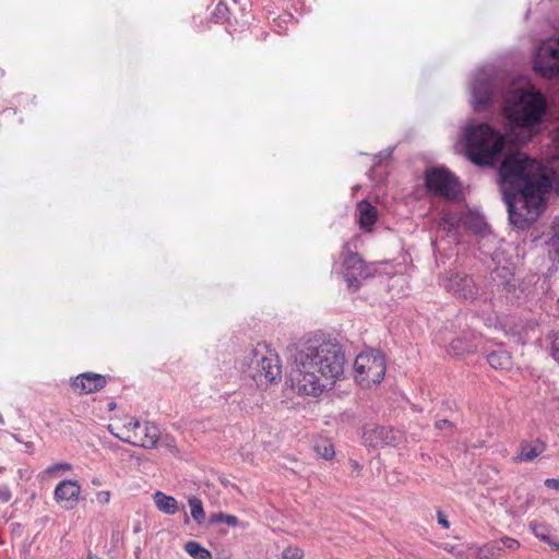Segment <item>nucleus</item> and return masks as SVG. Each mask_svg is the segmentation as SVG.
I'll use <instances>...</instances> for the list:
<instances>
[{
  "label": "nucleus",
  "mask_w": 559,
  "mask_h": 559,
  "mask_svg": "<svg viewBox=\"0 0 559 559\" xmlns=\"http://www.w3.org/2000/svg\"><path fill=\"white\" fill-rule=\"evenodd\" d=\"M289 380L299 395L319 396L330 390L344 371L345 355L333 342H307L295 347Z\"/></svg>",
  "instance_id": "obj_1"
},
{
  "label": "nucleus",
  "mask_w": 559,
  "mask_h": 559,
  "mask_svg": "<svg viewBox=\"0 0 559 559\" xmlns=\"http://www.w3.org/2000/svg\"><path fill=\"white\" fill-rule=\"evenodd\" d=\"M504 146V135L488 123H472L465 129L466 155L477 166H495Z\"/></svg>",
  "instance_id": "obj_2"
},
{
  "label": "nucleus",
  "mask_w": 559,
  "mask_h": 559,
  "mask_svg": "<svg viewBox=\"0 0 559 559\" xmlns=\"http://www.w3.org/2000/svg\"><path fill=\"white\" fill-rule=\"evenodd\" d=\"M545 108L544 96L533 87L511 91L503 107L508 119L519 127H531L539 122Z\"/></svg>",
  "instance_id": "obj_3"
},
{
  "label": "nucleus",
  "mask_w": 559,
  "mask_h": 559,
  "mask_svg": "<svg viewBox=\"0 0 559 559\" xmlns=\"http://www.w3.org/2000/svg\"><path fill=\"white\" fill-rule=\"evenodd\" d=\"M246 372L258 386L263 388L281 379L278 355L266 344L259 343L245 358Z\"/></svg>",
  "instance_id": "obj_4"
},
{
  "label": "nucleus",
  "mask_w": 559,
  "mask_h": 559,
  "mask_svg": "<svg viewBox=\"0 0 559 559\" xmlns=\"http://www.w3.org/2000/svg\"><path fill=\"white\" fill-rule=\"evenodd\" d=\"M110 432L123 442L134 447L153 449L160 438L159 428L151 421H140L130 417L121 425H110Z\"/></svg>",
  "instance_id": "obj_5"
},
{
  "label": "nucleus",
  "mask_w": 559,
  "mask_h": 559,
  "mask_svg": "<svg viewBox=\"0 0 559 559\" xmlns=\"http://www.w3.org/2000/svg\"><path fill=\"white\" fill-rule=\"evenodd\" d=\"M354 370L355 379L361 388L378 385L386 370L384 357L377 350L361 353L355 359Z\"/></svg>",
  "instance_id": "obj_6"
},
{
  "label": "nucleus",
  "mask_w": 559,
  "mask_h": 559,
  "mask_svg": "<svg viewBox=\"0 0 559 559\" xmlns=\"http://www.w3.org/2000/svg\"><path fill=\"white\" fill-rule=\"evenodd\" d=\"M426 186L430 192L450 201L461 198L457 179L444 168H431L426 171Z\"/></svg>",
  "instance_id": "obj_7"
},
{
  "label": "nucleus",
  "mask_w": 559,
  "mask_h": 559,
  "mask_svg": "<svg viewBox=\"0 0 559 559\" xmlns=\"http://www.w3.org/2000/svg\"><path fill=\"white\" fill-rule=\"evenodd\" d=\"M534 69L547 79L559 74V38H549L539 45Z\"/></svg>",
  "instance_id": "obj_8"
},
{
  "label": "nucleus",
  "mask_w": 559,
  "mask_h": 559,
  "mask_svg": "<svg viewBox=\"0 0 559 559\" xmlns=\"http://www.w3.org/2000/svg\"><path fill=\"white\" fill-rule=\"evenodd\" d=\"M369 276V267L357 253L349 251L343 253V277L349 287L357 288L361 281Z\"/></svg>",
  "instance_id": "obj_9"
},
{
  "label": "nucleus",
  "mask_w": 559,
  "mask_h": 559,
  "mask_svg": "<svg viewBox=\"0 0 559 559\" xmlns=\"http://www.w3.org/2000/svg\"><path fill=\"white\" fill-rule=\"evenodd\" d=\"M362 439L371 447H396L403 441V433L393 428L369 425L364 428Z\"/></svg>",
  "instance_id": "obj_10"
},
{
  "label": "nucleus",
  "mask_w": 559,
  "mask_h": 559,
  "mask_svg": "<svg viewBox=\"0 0 559 559\" xmlns=\"http://www.w3.org/2000/svg\"><path fill=\"white\" fill-rule=\"evenodd\" d=\"M81 491L76 480H62L56 486L53 498L63 509L72 510L80 501Z\"/></svg>",
  "instance_id": "obj_11"
},
{
  "label": "nucleus",
  "mask_w": 559,
  "mask_h": 559,
  "mask_svg": "<svg viewBox=\"0 0 559 559\" xmlns=\"http://www.w3.org/2000/svg\"><path fill=\"white\" fill-rule=\"evenodd\" d=\"M473 105L476 110L487 107L492 102V82L487 74H476L472 84Z\"/></svg>",
  "instance_id": "obj_12"
},
{
  "label": "nucleus",
  "mask_w": 559,
  "mask_h": 559,
  "mask_svg": "<svg viewBox=\"0 0 559 559\" xmlns=\"http://www.w3.org/2000/svg\"><path fill=\"white\" fill-rule=\"evenodd\" d=\"M444 287L459 298H463L465 300L473 301L477 297V287L474 280L468 275H452L447 278Z\"/></svg>",
  "instance_id": "obj_13"
},
{
  "label": "nucleus",
  "mask_w": 559,
  "mask_h": 559,
  "mask_svg": "<svg viewBox=\"0 0 559 559\" xmlns=\"http://www.w3.org/2000/svg\"><path fill=\"white\" fill-rule=\"evenodd\" d=\"M107 380L104 376L94 372L79 374L72 380V386L79 394H90L105 388Z\"/></svg>",
  "instance_id": "obj_14"
},
{
  "label": "nucleus",
  "mask_w": 559,
  "mask_h": 559,
  "mask_svg": "<svg viewBox=\"0 0 559 559\" xmlns=\"http://www.w3.org/2000/svg\"><path fill=\"white\" fill-rule=\"evenodd\" d=\"M546 450V444L537 439L532 442L524 441L520 444L515 460L522 462H532Z\"/></svg>",
  "instance_id": "obj_15"
},
{
  "label": "nucleus",
  "mask_w": 559,
  "mask_h": 559,
  "mask_svg": "<svg viewBox=\"0 0 559 559\" xmlns=\"http://www.w3.org/2000/svg\"><path fill=\"white\" fill-rule=\"evenodd\" d=\"M528 527L536 538L548 544L552 550H559V539L551 534L549 525L545 523L531 522Z\"/></svg>",
  "instance_id": "obj_16"
},
{
  "label": "nucleus",
  "mask_w": 559,
  "mask_h": 559,
  "mask_svg": "<svg viewBox=\"0 0 559 559\" xmlns=\"http://www.w3.org/2000/svg\"><path fill=\"white\" fill-rule=\"evenodd\" d=\"M357 211H358V222H359L360 228L369 230L371 228V226L374 224V222L377 221V216H378L377 209L373 205H371L369 202L361 201L358 203Z\"/></svg>",
  "instance_id": "obj_17"
},
{
  "label": "nucleus",
  "mask_w": 559,
  "mask_h": 559,
  "mask_svg": "<svg viewBox=\"0 0 559 559\" xmlns=\"http://www.w3.org/2000/svg\"><path fill=\"white\" fill-rule=\"evenodd\" d=\"M153 501L156 508L164 514L173 515L179 510L177 500L162 491H156L153 495Z\"/></svg>",
  "instance_id": "obj_18"
},
{
  "label": "nucleus",
  "mask_w": 559,
  "mask_h": 559,
  "mask_svg": "<svg viewBox=\"0 0 559 559\" xmlns=\"http://www.w3.org/2000/svg\"><path fill=\"white\" fill-rule=\"evenodd\" d=\"M487 361L496 370H507L511 367V356L504 350L492 352L487 356Z\"/></svg>",
  "instance_id": "obj_19"
},
{
  "label": "nucleus",
  "mask_w": 559,
  "mask_h": 559,
  "mask_svg": "<svg viewBox=\"0 0 559 559\" xmlns=\"http://www.w3.org/2000/svg\"><path fill=\"white\" fill-rule=\"evenodd\" d=\"M476 349V344L467 340L466 337H459L453 340L448 348V353L453 356L463 355L465 353H471Z\"/></svg>",
  "instance_id": "obj_20"
},
{
  "label": "nucleus",
  "mask_w": 559,
  "mask_h": 559,
  "mask_svg": "<svg viewBox=\"0 0 559 559\" xmlns=\"http://www.w3.org/2000/svg\"><path fill=\"white\" fill-rule=\"evenodd\" d=\"M189 507L191 509V516L198 523L202 524L205 521V512L201 499L192 496L188 499Z\"/></svg>",
  "instance_id": "obj_21"
},
{
  "label": "nucleus",
  "mask_w": 559,
  "mask_h": 559,
  "mask_svg": "<svg viewBox=\"0 0 559 559\" xmlns=\"http://www.w3.org/2000/svg\"><path fill=\"white\" fill-rule=\"evenodd\" d=\"M185 550L195 559H211V552L202 547L199 543L190 540L186 543Z\"/></svg>",
  "instance_id": "obj_22"
},
{
  "label": "nucleus",
  "mask_w": 559,
  "mask_h": 559,
  "mask_svg": "<svg viewBox=\"0 0 559 559\" xmlns=\"http://www.w3.org/2000/svg\"><path fill=\"white\" fill-rule=\"evenodd\" d=\"M314 451L324 460H331L335 454L333 444L331 443L330 440L326 439H321L317 441L314 444Z\"/></svg>",
  "instance_id": "obj_23"
},
{
  "label": "nucleus",
  "mask_w": 559,
  "mask_h": 559,
  "mask_svg": "<svg viewBox=\"0 0 559 559\" xmlns=\"http://www.w3.org/2000/svg\"><path fill=\"white\" fill-rule=\"evenodd\" d=\"M501 555V547L499 546V542L492 540L491 543L484 545L479 548L478 557L479 559H488L492 557H497Z\"/></svg>",
  "instance_id": "obj_24"
},
{
  "label": "nucleus",
  "mask_w": 559,
  "mask_h": 559,
  "mask_svg": "<svg viewBox=\"0 0 559 559\" xmlns=\"http://www.w3.org/2000/svg\"><path fill=\"white\" fill-rule=\"evenodd\" d=\"M72 469V465L70 463L60 462L48 466L43 471L41 475L46 478L56 477L57 475L69 472Z\"/></svg>",
  "instance_id": "obj_25"
},
{
  "label": "nucleus",
  "mask_w": 559,
  "mask_h": 559,
  "mask_svg": "<svg viewBox=\"0 0 559 559\" xmlns=\"http://www.w3.org/2000/svg\"><path fill=\"white\" fill-rule=\"evenodd\" d=\"M210 523L211 524L225 523L228 526H237L239 523V520L235 515L218 512V513H214L210 516Z\"/></svg>",
  "instance_id": "obj_26"
},
{
  "label": "nucleus",
  "mask_w": 559,
  "mask_h": 559,
  "mask_svg": "<svg viewBox=\"0 0 559 559\" xmlns=\"http://www.w3.org/2000/svg\"><path fill=\"white\" fill-rule=\"evenodd\" d=\"M555 234L548 241V251L552 259L559 258V223L554 226Z\"/></svg>",
  "instance_id": "obj_27"
},
{
  "label": "nucleus",
  "mask_w": 559,
  "mask_h": 559,
  "mask_svg": "<svg viewBox=\"0 0 559 559\" xmlns=\"http://www.w3.org/2000/svg\"><path fill=\"white\" fill-rule=\"evenodd\" d=\"M499 546L501 547V554L506 550L508 551H515L520 548V543L509 536H504L500 539H498Z\"/></svg>",
  "instance_id": "obj_28"
},
{
  "label": "nucleus",
  "mask_w": 559,
  "mask_h": 559,
  "mask_svg": "<svg viewBox=\"0 0 559 559\" xmlns=\"http://www.w3.org/2000/svg\"><path fill=\"white\" fill-rule=\"evenodd\" d=\"M283 559H302L304 551L299 547L289 546L282 552Z\"/></svg>",
  "instance_id": "obj_29"
},
{
  "label": "nucleus",
  "mask_w": 559,
  "mask_h": 559,
  "mask_svg": "<svg viewBox=\"0 0 559 559\" xmlns=\"http://www.w3.org/2000/svg\"><path fill=\"white\" fill-rule=\"evenodd\" d=\"M162 445L165 447L170 453H173L175 455L179 454V449L176 445L175 440L173 438H170L168 436L163 438Z\"/></svg>",
  "instance_id": "obj_30"
},
{
  "label": "nucleus",
  "mask_w": 559,
  "mask_h": 559,
  "mask_svg": "<svg viewBox=\"0 0 559 559\" xmlns=\"http://www.w3.org/2000/svg\"><path fill=\"white\" fill-rule=\"evenodd\" d=\"M551 356L559 361V331L551 336Z\"/></svg>",
  "instance_id": "obj_31"
},
{
  "label": "nucleus",
  "mask_w": 559,
  "mask_h": 559,
  "mask_svg": "<svg viewBox=\"0 0 559 559\" xmlns=\"http://www.w3.org/2000/svg\"><path fill=\"white\" fill-rule=\"evenodd\" d=\"M12 492L7 485H0V502L7 503L11 500Z\"/></svg>",
  "instance_id": "obj_32"
},
{
  "label": "nucleus",
  "mask_w": 559,
  "mask_h": 559,
  "mask_svg": "<svg viewBox=\"0 0 559 559\" xmlns=\"http://www.w3.org/2000/svg\"><path fill=\"white\" fill-rule=\"evenodd\" d=\"M96 500L100 504H108L110 501V492L107 490L97 492Z\"/></svg>",
  "instance_id": "obj_33"
},
{
  "label": "nucleus",
  "mask_w": 559,
  "mask_h": 559,
  "mask_svg": "<svg viewBox=\"0 0 559 559\" xmlns=\"http://www.w3.org/2000/svg\"><path fill=\"white\" fill-rule=\"evenodd\" d=\"M468 219H469V217H464V218L462 219L463 225L467 226V225L469 224V223H468ZM471 219H473V221H474L473 228H474L475 230H479V229H480V227H481V224H483L481 218H479V217H471Z\"/></svg>",
  "instance_id": "obj_34"
},
{
  "label": "nucleus",
  "mask_w": 559,
  "mask_h": 559,
  "mask_svg": "<svg viewBox=\"0 0 559 559\" xmlns=\"http://www.w3.org/2000/svg\"><path fill=\"white\" fill-rule=\"evenodd\" d=\"M544 485L547 487V488H550V489H556L559 491V478H547L545 481H544Z\"/></svg>",
  "instance_id": "obj_35"
},
{
  "label": "nucleus",
  "mask_w": 559,
  "mask_h": 559,
  "mask_svg": "<svg viewBox=\"0 0 559 559\" xmlns=\"http://www.w3.org/2000/svg\"><path fill=\"white\" fill-rule=\"evenodd\" d=\"M435 426L437 429L443 430L445 428H452L453 424L451 421H449L448 419H441V420L436 421Z\"/></svg>",
  "instance_id": "obj_36"
},
{
  "label": "nucleus",
  "mask_w": 559,
  "mask_h": 559,
  "mask_svg": "<svg viewBox=\"0 0 559 559\" xmlns=\"http://www.w3.org/2000/svg\"><path fill=\"white\" fill-rule=\"evenodd\" d=\"M440 226L443 228V229H448L449 231L452 230V228H454V223L453 222H450V218L449 217H444L442 219V222L440 223Z\"/></svg>",
  "instance_id": "obj_37"
},
{
  "label": "nucleus",
  "mask_w": 559,
  "mask_h": 559,
  "mask_svg": "<svg viewBox=\"0 0 559 559\" xmlns=\"http://www.w3.org/2000/svg\"><path fill=\"white\" fill-rule=\"evenodd\" d=\"M438 522H439V524H441L443 527H445V528H447V527H449V522H448L444 518H442V516H441V514H439Z\"/></svg>",
  "instance_id": "obj_38"
},
{
  "label": "nucleus",
  "mask_w": 559,
  "mask_h": 559,
  "mask_svg": "<svg viewBox=\"0 0 559 559\" xmlns=\"http://www.w3.org/2000/svg\"><path fill=\"white\" fill-rule=\"evenodd\" d=\"M352 466L355 471H357V472L360 471V465L357 461H352Z\"/></svg>",
  "instance_id": "obj_39"
},
{
  "label": "nucleus",
  "mask_w": 559,
  "mask_h": 559,
  "mask_svg": "<svg viewBox=\"0 0 559 559\" xmlns=\"http://www.w3.org/2000/svg\"><path fill=\"white\" fill-rule=\"evenodd\" d=\"M4 424V419H3V416L0 414V425H3Z\"/></svg>",
  "instance_id": "obj_40"
},
{
  "label": "nucleus",
  "mask_w": 559,
  "mask_h": 559,
  "mask_svg": "<svg viewBox=\"0 0 559 559\" xmlns=\"http://www.w3.org/2000/svg\"><path fill=\"white\" fill-rule=\"evenodd\" d=\"M12 437H13L14 440H16L19 442L21 441L16 435H12Z\"/></svg>",
  "instance_id": "obj_41"
},
{
  "label": "nucleus",
  "mask_w": 559,
  "mask_h": 559,
  "mask_svg": "<svg viewBox=\"0 0 559 559\" xmlns=\"http://www.w3.org/2000/svg\"><path fill=\"white\" fill-rule=\"evenodd\" d=\"M26 448H32L33 443L32 442H27L25 443Z\"/></svg>",
  "instance_id": "obj_42"
}]
</instances>
